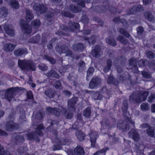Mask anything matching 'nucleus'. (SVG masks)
I'll list each match as a JSON object with an SVG mask.
<instances>
[{"label": "nucleus", "mask_w": 155, "mask_h": 155, "mask_svg": "<svg viewBox=\"0 0 155 155\" xmlns=\"http://www.w3.org/2000/svg\"><path fill=\"white\" fill-rule=\"evenodd\" d=\"M148 95L147 91H138L133 93L129 97V101L133 103H140L146 100Z\"/></svg>", "instance_id": "1"}, {"label": "nucleus", "mask_w": 155, "mask_h": 155, "mask_svg": "<svg viewBox=\"0 0 155 155\" xmlns=\"http://www.w3.org/2000/svg\"><path fill=\"white\" fill-rule=\"evenodd\" d=\"M20 90L18 87H13L7 89L3 95L4 91H0V97L2 99L5 98L8 101L10 102L15 100V97Z\"/></svg>", "instance_id": "2"}, {"label": "nucleus", "mask_w": 155, "mask_h": 155, "mask_svg": "<svg viewBox=\"0 0 155 155\" xmlns=\"http://www.w3.org/2000/svg\"><path fill=\"white\" fill-rule=\"evenodd\" d=\"M133 125V127H134V122L130 118L126 117L124 121H119L117 124V128L122 131H126L129 130L131 127V125Z\"/></svg>", "instance_id": "3"}, {"label": "nucleus", "mask_w": 155, "mask_h": 155, "mask_svg": "<svg viewBox=\"0 0 155 155\" xmlns=\"http://www.w3.org/2000/svg\"><path fill=\"white\" fill-rule=\"evenodd\" d=\"M18 64L22 70H25L28 72L35 70V64L31 61L19 59L18 61Z\"/></svg>", "instance_id": "4"}, {"label": "nucleus", "mask_w": 155, "mask_h": 155, "mask_svg": "<svg viewBox=\"0 0 155 155\" xmlns=\"http://www.w3.org/2000/svg\"><path fill=\"white\" fill-rule=\"evenodd\" d=\"M36 130L35 132L32 133H28L26 135L27 139L30 140H35L37 142H39L40 139L38 135L40 136H42L43 135V132L41 130L44 129V127L42 124H40L37 126Z\"/></svg>", "instance_id": "5"}, {"label": "nucleus", "mask_w": 155, "mask_h": 155, "mask_svg": "<svg viewBox=\"0 0 155 155\" xmlns=\"http://www.w3.org/2000/svg\"><path fill=\"white\" fill-rule=\"evenodd\" d=\"M68 27L62 25L60 26L61 30L65 31L73 32L75 30L78 31L79 30V25L78 23L70 21L68 23Z\"/></svg>", "instance_id": "6"}, {"label": "nucleus", "mask_w": 155, "mask_h": 155, "mask_svg": "<svg viewBox=\"0 0 155 155\" xmlns=\"http://www.w3.org/2000/svg\"><path fill=\"white\" fill-rule=\"evenodd\" d=\"M20 22L21 27L24 32L28 35L30 34L31 32V28L29 24L23 19L21 20Z\"/></svg>", "instance_id": "7"}, {"label": "nucleus", "mask_w": 155, "mask_h": 155, "mask_svg": "<svg viewBox=\"0 0 155 155\" xmlns=\"http://www.w3.org/2000/svg\"><path fill=\"white\" fill-rule=\"evenodd\" d=\"M18 124L15 123L14 121H8L5 124V129L8 131H12L18 129Z\"/></svg>", "instance_id": "8"}, {"label": "nucleus", "mask_w": 155, "mask_h": 155, "mask_svg": "<svg viewBox=\"0 0 155 155\" xmlns=\"http://www.w3.org/2000/svg\"><path fill=\"white\" fill-rule=\"evenodd\" d=\"M101 82V79L98 77L93 78L90 81L89 87L91 89H94L100 84Z\"/></svg>", "instance_id": "9"}, {"label": "nucleus", "mask_w": 155, "mask_h": 155, "mask_svg": "<svg viewBox=\"0 0 155 155\" xmlns=\"http://www.w3.org/2000/svg\"><path fill=\"white\" fill-rule=\"evenodd\" d=\"M33 9L41 14H44L47 10V8L44 5L38 3H35L33 6Z\"/></svg>", "instance_id": "10"}, {"label": "nucleus", "mask_w": 155, "mask_h": 155, "mask_svg": "<svg viewBox=\"0 0 155 155\" xmlns=\"http://www.w3.org/2000/svg\"><path fill=\"white\" fill-rule=\"evenodd\" d=\"M129 137L136 142L138 141L140 139V136L137 131L134 129H132L128 133Z\"/></svg>", "instance_id": "11"}, {"label": "nucleus", "mask_w": 155, "mask_h": 155, "mask_svg": "<svg viewBox=\"0 0 155 155\" xmlns=\"http://www.w3.org/2000/svg\"><path fill=\"white\" fill-rule=\"evenodd\" d=\"M61 112V109L57 108L50 107L46 108V113L48 114H51L57 117L60 116Z\"/></svg>", "instance_id": "12"}, {"label": "nucleus", "mask_w": 155, "mask_h": 155, "mask_svg": "<svg viewBox=\"0 0 155 155\" xmlns=\"http://www.w3.org/2000/svg\"><path fill=\"white\" fill-rule=\"evenodd\" d=\"M137 62V58H132L129 60V64L130 67V68H131L134 72L137 73L138 71Z\"/></svg>", "instance_id": "13"}, {"label": "nucleus", "mask_w": 155, "mask_h": 155, "mask_svg": "<svg viewBox=\"0 0 155 155\" xmlns=\"http://www.w3.org/2000/svg\"><path fill=\"white\" fill-rule=\"evenodd\" d=\"M144 11L143 8L141 5H136L129 10L128 14H134Z\"/></svg>", "instance_id": "14"}, {"label": "nucleus", "mask_w": 155, "mask_h": 155, "mask_svg": "<svg viewBox=\"0 0 155 155\" xmlns=\"http://www.w3.org/2000/svg\"><path fill=\"white\" fill-rule=\"evenodd\" d=\"M27 53V49L25 48H21L15 50L14 54L16 56H21Z\"/></svg>", "instance_id": "15"}, {"label": "nucleus", "mask_w": 155, "mask_h": 155, "mask_svg": "<svg viewBox=\"0 0 155 155\" xmlns=\"http://www.w3.org/2000/svg\"><path fill=\"white\" fill-rule=\"evenodd\" d=\"M91 146L93 147H95L97 137V133L96 132H92L90 134Z\"/></svg>", "instance_id": "16"}, {"label": "nucleus", "mask_w": 155, "mask_h": 155, "mask_svg": "<svg viewBox=\"0 0 155 155\" xmlns=\"http://www.w3.org/2000/svg\"><path fill=\"white\" fill-rule=\"evenodd\" d=\"M78 101V98L77 97H73L69 99L68 103V107L74 109L75 105Z\"/></svg>", "instance_id": "17"}, {"label": "nucleus", "mask_w": 155, "mask_h": 155, "mask_svg": "<svg viewBox=\"0 0 155 155\" xmlns=\"http://www.w3.org/2000/svg\"><path fill=\"white\" fill-rule=\"evenodd\" d=\"M101 51V48L100 46L97 45L94 49L92 51L91 54L94 57H98L100 56V52Z\"/></svg>", "instance_id": "18"}, {"label": "nucleus", "mask_w": 155, "mask_h": 155, "mask_svg": "<svg viewBox=\"0 0 155 155\" xmlns=\"http://www.w3.org/2000/svg\"><path fill=\"white\" fill-rule=\"evenodd\" d=\"M25 12L26 20L28 22H30L34 18L33 14L31 11L28 9L26 8L25 10Z\"/></svg>", "instance_id": "19"}, {"label": "nucleus", "mask_w": 155, "mask_h": 155, "mask_svg": "<svg viewBox=\"0 0 155 155\" xmlns=\"http://www.w3.org/2000/svg\"><path fill=\"white\" fill-rule=\"evenodd\" d=\"M45 75L48 78L51 77L59 78V75L57 73V72L54 70L52 69L48 71L46 74Z\"/></svg>", "instance_id": "20"}, {"label": "nucleus", "mask_w": 155, "mask_h": 155, "mask_svg": "<svg viewBox=\"0 0 155 155\" xmlns=\"http://www.w3.org/2000/svg\"><path fill=\"white\" fill-rule=\"evenodd\" d=\"M61 112L63 115L67 119H70L73 117L72 113L68 111L66 108H62Z\"/></svg>", "instance_id": "21"}, {"label": "nucleus", "mask_w": 155, "mask_h": 155, "mask_svg": "<svg viewBox=\"0 0 155 155\" xmlns=\"http://www.w3.org/2000/svg\"><path fill=\"white\" fill-rule=\"evenodd\" d=\"M74 152L75 155H84L85 153L83 148L80 146H77L74 149Z\"/></svg>", "instance_id": "22"}, {"label": "nucleus", "mask_w": 155, "mask_h": 155, "mask_svg": "<svg viewBox=\"0 0 155 155\" xmlns=\"http://www.w3.org/2000/svg\"><path fill=\"white\" fill-rule=\"evenodd\" d=\"M3 28L7 34L11 37L13 36L14 34V31L12 29L10 28L8 24H5Z\"/></svg>", "instance_id": "23"}, {"label": "nucleus", "mask_w": 155, "mask_h": 155, "mask_svg": "<svg viewBox=\"0 0 155 155\" xmlns=\"http://www.w3.org/2000/svg\"><path fill=\"white\" fill-rule=\"evenodd\" d=\"M16 45L15 44L10 43L5 44L4 46V49L6 52L12 51L14 50Z\"/></svg>", "instance_id": "24"}, {"label": "nucleus", "mask_w": 155, "mask_h": 155, "mask_svg": "<svg viewBox=\"0 0 155 155\" xmlns=\"http://www.w3.org/2000/svg\"><path fill=\"white\" fill-rule=\"evenodd\" d=\"M107 81L109 84H112L116 86H117L118 84V81L112 75L108 77Z\"/></svg>", "instance_id": "25"}, {"label": "nucleus", "mask_w": 155, "mask_h": 155, "mask_svg": "<svg viewBox=\"0 0 155 155\" xmlns=\"http://www.w3.org/2000/svg\"><path fill=\"white\" fill-rule=\"evenodd\" d=\"M144 15L145 18L149 21L153 22L155 20V18L153 15L150 12L147 11L145 12L144 13Z\"/></svg>", "instance_id": "26"}, {"label": "nucleus", "mask_w": 155, "mask_h": 155, "mask_svg": "<svg viewBox=\"0 0 155 155\" xmlns=\"http://www.w3.org/2000/svg\"><path fill=\"white\" fill-rule=\"evenodd\" d=\"M12 140L16 144L22 143L24 140L23 136L20 135H17L15 137L13 138Z\"/></svg>", "instance_id": "27"}, {"label": "nucleus", "mask_w": 155, "mask_h": 155, "mask_svg": "<svg viewBox=\"0 0 155 155\" xmlns=\"http://www.w3.org/2000/svg\"><path fill=\"white\" fill-rule=\"evenodd\" d=\"M106 42L109 45L113 46H116L117 45V42L115 39L111 37H108L106 38Z\"/></svg>", "instance_id": "28"}, {"label": "nucleus", "mask_w": 155, "mask_h": 155, "mask_svg": "<svg viewBox=\"0 0 155 155\" xmlns=\"http://www.w3.org/2000/svg\"><path fill=\"white\" fill-rule=\"evenodd\" d=\"M72 48L74 50L81 51L84 49V46L82 43H79L74 45Z\"/></svg>", "instance_id": "29"}, {"label": "nucleus", "mask_w": 155, "mask_h": 155, "mask_svg": "<svg viewBox=\"0 0 155 155\" xmlns=\"http://www.w3.org/2000/svg\"><path fill=\"white\" fill-rule=\"evenodd\" d=\"M70 10L75 13H79L81 11V8L78 6H76L74 4H71L70 6Z\"/></svg>", "instance_id": "30"}, {"label": "nucleus", "mask_w": 155, "mask_h": 155, "mask_svg": "<svg viewBox=\"0 0 155 155\" xmlns=\"http://www.w3.org/2000/svg\"><path fill=\"white\" fill-rule=\"evenodd\" d=\"M40 36L38 34L31 37L29 40V42L31 43H38L40 39Z\"/></svg>", "instance_id": "31"}, {"label": "nucleus", "mask_w": 155, "mask_h": 155, "mask_svg": "<svg viewBox=\"0 0 155 155\" xmlns=\"http://www.w3.org/2000/svg\"><path fill=\"white\" fill-rule=\"evenodd\" d=\"M78 71L79 72H82L86 69L85 64L83 61L80 60L78 64Z\"/></svg>", "instance_id": "32"}, {"label": "nucleus", "mask_w": 155, "mask_h": 155, "mask_svg": "<svg viewBox=\"0 0 155 155\" xmlns=\"http://www.w3.org/2000/svg\"><path fill=\"white\" fill-rule=\"evenodd\" d=\"M112 62L111 60L108 59L107 60V65L105 66L103 69L104 72L107 73L110 70L112 66Z\"/></svg>", "instance_id": "33"}, {"label": "nucleus", "mask_w": 155, "mask_h": 155, "mask_svg": "<svg viewBox=\"0 0 155 155\" xmlns=\"http://www.w3.org/2000/svg\"><path fill=\"white\" fill-rule=\"evenodd\" d=\"M8 11L7 9L5 7H2L0 8V17L5 18L8 15Z\"/></svg>", "instance_id": "34"}, {"label": "nucleus", "mask_w": 155, "mask_h": 155, "mask_svg": "<svg viewBox=\"0 0 155 155\" xmlns=\"http://www.w3.org/2000/svg\"><path fill=\"white\" fill-rule=\"evenodd\" d=\"M117 39L124 45H127L128 41L127 39L121 35H118L117 38Z\"/></svg>", "instance_id": "35"}, {"label": "nucleus", "mask_w": 155, "mask_h": 155, "mask_svg": "<svg viewBox=\"0 0 155 155\" xmlns=\"http://www.w3.org/2000/svg\"><path fill=\"white\" fill-rule=\"evenodd\" d=\"M42 58L49 61L52 64H54L56 62V59H54L53 57H51L47 55H44L43 56Z\"/></svg>", "instance_id": "36"}, {"label": "nucleus", "mask_w": 155, "mask_h": 155, "mask_svg": "<svg viewBox=\"0 0 155 155\" xmlns=\"http://www.w3.org/2000/svg\"><path fill=\"white\" fill-rule=\"evenodd\" d=\"M103 129H107L110 127V122L107 119H104V120L101 122Z\"/></svg>", "instance_id": "37"}, {"label": "nucleus", "mask_w": 155, "mask_h": 155, "mask_svg": "<svg viewBox=\"0 0 155 155\" xmlns=\"http://www.w3.org/2000/svg\"><path fill=\"white\" fill-rule=\"evenodd\" d=\"M122 110L124 113H127L128 107L127 101V100H124L122 102Z\"/></svg>", "instance_id": "38"}, {"label": "nucleus", "mask_w": 155, "mask_h": 155, "mask_svg": "<svg viewBox=\"0 0 155 155\" xmlns=\"http://www.w3.org/2000/svg\"><path fill=\"white\" fill-rule=\"evenodd\" d=\"M103 96L99 92L97 91L91 96L92 98L94 100H100L102 98Z\"/></svg>", "instance_id": "39"}, {"label": "nucleus", "mask_w": 155, "mask_h": 155, "mask_svg": "<svg viewBox=\"0 0 155 155\" xmlns=\"http://www.w3.org/2000/svg\"><path fill=\"white\" fill-rule=\"evenodd\" d=\"M45 94L46 96L49 98H52L55 95L54 92L51 89H48L45 91Z\"/></svg>", "instance_id": "40"}, {"label": "nucleus", "mask_w": 155, "mask_h": 155, "mask_svg": "<svg viewBox=\"0 0 155 155\" xmlns=\"http://www.w3.org/2000/svg\"><path fill=\"white\" fill-rule=\"evenodd\" d=\"M11 113L9 114L7 119L9 121H13L15 118V113L14 110H11Z\"/></svg>", "instance_id": "41"}, {"label": "nucleus", "mask_w": 155, "mask_h": 155, "mask_svg": "<svg viewBox=\"0 0 155 155\" xmlns=\"http://www.w3.org/2000/svg\"><path fill=\"white\" fill-rule=\"evenodd\" d=\"M76 136L78 139L80 141L84 140L85 137L84 134L81 131H78L76 132Z\"/></svg>", "instance_id": "42"}, {"label": "nucleus", "mask_w": 155, "mask_h": 155, "mask_svg": "<svg viewBox=\"0 0 155 155\" xmlns=\"http://www.w3.org/2000/svg\"><path fill=\"white\" fill-rule=\"evenodd\" d=\"M91 111L90 108L87 107L83 111L84 115L86 117L89 118L91 114Z\"/></svg>", "instance_id": "43"}, {"label": "nucleus", "mask_w": 155, "mask_h": 155, "mask_svg": "<svg viewBox=\"0 0 155 155\" xmlns=\"http://www.w3.org/2000/svg\"><path fill=\"white\" fill-rule=\"evenodd\" d=\"M58 39L56 38H53L51 40L48 42L47 45V47L49 49H51L53 47V45L57 41Z\"/></svg>", "instance_id": "44"}, {"label": "nucleus", "mask_w": 155, "mask_h": 155, "mask_svg": "<svg viewBox=\"0 0 155 155\" xmlns=\"http://www.w3.org/2000/svg\"><path fill=\"white\" fill-rule=\"evenodd\" d=\"M147 61L146 59H142L138 62V64L140 67H143L147 64Z\"/></svg>", "instance_id": "45"}, {"label": "nucleus", "mask_w": 155, "mask_h": 155, "mask_svg": "<svg viewBox=\"0 0 155 155\" xmlns=\"http://www.w3.org/2000/svg\"><path fill=\"white\" fill-rule=\"evenodd\" d=\"M10 4L12 7L15 9H17L19 8V4L16 0H11Z\"/></svg>", "instance_id": "46"}, {"label": "nucleus", "mask_w": 155, "mask_h": 155, "mask_svg": "<svg viewBox=\"0 0 155 155\" xmlns=\"http://www.w3.org/2000/svg\"><path fill=\"white\" fill-rule=\"evenodd\" d=\"M74 76L73 73H71L69 74V75L68 77L69 81H71V83L72 82L74 84L75 83L76 81V79Z\"/></svg>", "instance_id": "47"}, {"label": "nucleus", "mask_w": 155, "mask_h": 155, "mask_svg": "<svg viewBox=\"0 0 155 155\" xmlns=\"http://www.w3.org/2000/svg\"><path fill=\"white\" fill-rule=\"evenodd\" d=\"M119 32L120 33L123 35L125 36L127 38H129L130 35L127 31L123 28H120L119 29Z\"/></svg>", "instance_id": "48"}, {"label": "nucleus", "mask_w": 155, "mask_h": 155, "mask_svg": "<svg viewBox=\"0 0 155 155\" xmlns=\"http://www.w3.org/2000/svg\"><path fill=\"white\" fill-rule=\"evenodd\" d=\"M96 37L95 36L92 35L91 37L88 38L87 40L90 44H93L95 42Z\"/></svg>", "instance_id": "49"}, {"label": "nucleus", "mask_w": 155, "mask_h": 155, "mask_svg": "<svg viewBox=\"0 0 155 155\" xmlns=\"http://www.w3.org/2000/svg\"><path fill=\"white\" fill-rule=\"evenodd\" d=\"M31 25L35 28H38L40 25V22L39 20H36L32 21Z\"/></svg>", "instance_id": "50"}, {"label": "nucleus", "mask_w": 155, "mask_h": 155, "mask_svg": "<svg viewBox=\"0 0 155 155\" xmlns=\"http://www.w3.org/2000/svg\"><path fill=\"white\" fill-rule=\"evenodd\" d=\"M103 4V7L104 10L108 9L110 5L109 1L108 0H104Z\"/></svg>", "instance_id": "51"}, {"label": "nucleus", "mask_w": 155, "mask_h": 155, "mask_svg": "<svg viewBox=\"0 0 155 155\" xmlns=\"http://www.w3.org/2000/svg\"><path fill=\"white\" fill-rule=\"evenodd\" d=\"M146 54L147 57L150 59H153L154 58L155 54L152 51H149L147 52Z\"/></svg>", "instance_id": "52"}, {"label": "nucleus", "mask_w": 155, "mask_h": 155, "mask_svg": "<svg viewBox=\"0 0 155 155\" xmlns=\"http://www.w3.org/2000/svg\"><path fill=\"white\" fill-rule=\"evenodd\" d=\"M140 107L143 110H147L149 108L148 104L147 103H143L141 105Z\"/></svg>", "instance_id": "53"}, {"label": "nucleus", "mask_w": 155, "mask_h": 155, "mask_svg": "<svg viewBox=\"0 0 155 155\" xmlns=\"http://www.w3.org/2000/svg\"><path fill=\"white\" fill-rule=\"evenodd\" d=\"M61 144L63 145H68L71 143V141L68 138L62 139L61 141Z\"/></svg>", "instance_id": "54"}, {"label": "nucleus", "mask_w": 155, "mask_h": 155, "mask_svg": "<svg viewBox=\"0 0 155 155\" xmlns=\"http://www.w3.org/2000/svg\"><path fill=\"white\" fill-rule=\"evenodd\" d=\"M73 2H77L78 5L81 6L83 7L85 6V1L84 0H72Z\"/></svg>", "instance_id": "55"}, {"label": "nucleus", "mask_w": 155, "mask_h": 155, "mask_svg": "<svg viewBox=\"0 0 155 155\" xmlns=\"http://www.w3.org/2000/svg\"><path fill=\"white\" fill-rule=\"evenodd\" d=\"M147 133L148 135L150 137H153L154 136V131L151 127L147 130Z\"/></svg>", "instance_id": "56"}, {"label": "nucleus", "mask_w": 155, "mask_h": 155, "mask_svg": "<svg viewBox=\"0 0 155 155\" xmlns=\"http://www.w3.org/2000/svg\"><path fill=\"white\" fill-rule=\"evenodd\" d=\"M38 68H39L40 70L43 71H47L48 69V66L45 64H43L39 65H38Z\"/></svg>", "instance_id": "57"}, {"label": "nucleus", "mask_w": 155, "mask_h": 155, "mask_svg": "<svg viewBox=\"0 0 155 155\" xmlns=\"http://www.w3.org/2000/svg\"><path fill=\"white\" fill-rule=\"evenodd\" d=\"M109 149L107 148H105L103 149H101L100 150L97 152L94 153V155H99L101 153H105L107 150H108Z\"/></svg>", "instance_id": "58"}, {"label": "nucleus", "mask_w": 155, "mask_h": 155, "mask_svg": "<svg viewBox=\"0 0 155 155\" xmlns=\"http://www.w3.org/2000/svg\"><path fill=\"white\" fill-rule=\"evenodd\" d=\"M62 15L64 16L69 17L70 18H72L74 17V15L71 13L70 12H62Z\"/></svg>", "instance_id": "59"}, {"label": "nucleus", "mask_w": 155, "mask_h": 155, "mask_svg": "<svg viewBox=\"0 0 155 155\" xmlns=\"http://www.w3.org/2000/svg\"><path fill=\"white\" fill-rule=\"evenodd\" d=\"M142 74L143 77L145 78H150L151 77L150 74L146 71H143L142 72Z\"/></svg>", "instance_id": "60"}, {"label": "nucleus", "mask_w": 155, "mask_h": 155, "mask_svg": "<svg viewBox=\"0 0 155 155\" xmlns=\"http://www.w3.org/2000/svg\"><path fill=\"white\" fill-rule=\"evenodd\" d=\"M95 11L97 12H103L104 10L103 6H101L96 5L95 7Z\"/></svg>", "instance_id": "61"}, {"label": "nucleus", "mask_w": 155, "mask_h": 155, "mask_svg": "<svg viewBox=\"0 0 155 155\" xmlns=\"http://www.w3.org/2000/svg\"><path fill=\"white\" fill-rule=\"evenodd\" d=\"M26 147H21L18 149V152L20 154H22L25 153L26 150Z\"/></svg>", "instance_id": "62"}, {"label": "nucleus", "mask_w": 155, "mask_h": 155, "mask_svg": "<svg viewBox=\"0 0 155 155\" xmlns=\"http://www.w3.org/2000/svg\"><path fill=\"white\" fill-rule=\"evenodd\" d=\"M81 21L84 23H87L88 21L89 20L88 17L85 15H83L81 19Z\"/></svg>", "instance_id": "63"}, {"label": "nucleus", "mask_w": 155, "mask_h": 155, "mask_svg": "<svg viewBox=\"0 0 155 155\" xmlns=\"http://www.w3.org/2000/svg\"><path fill=\"white\" fill-rule=\"evenodd\" d=\"M68 49V46L65 45H63L61 46L62 53H66Z\"/></svg>", "instance_id": "64"}]
</instances>
